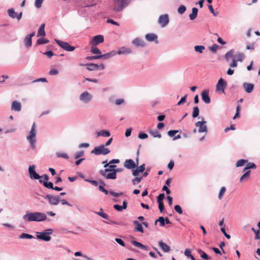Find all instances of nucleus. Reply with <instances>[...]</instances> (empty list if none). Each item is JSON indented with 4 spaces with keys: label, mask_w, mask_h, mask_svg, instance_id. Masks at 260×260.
<instances>
[{
    "label": "nucleus",
    "mask_w": 260,
    "mask_h": 260,
    "mask_svg": "<svg viewBox=\"0 0 260 260\" xmlns=\"http://www.w3.org/2000/svg\"><path fill=\"white\" fill-rule=\"evenodd\" d=\"M47 218V215L45 213L39 212L26 211V214L23 216V220L27 222H42L46 220Z\"/></svg>",
    "instance_id": "nucleus-1"
},
{
    "label": "nucleus",
    "mask_w": 260,
    "mask_h": 260,
    "mask_svg": "<svg viewBox=\"0 0 260 260\" xmlns=\"http://www.w3.org/2000/svg\"><path fill=\"white\" fill-rule=\"evenodd\" d=\"M27 140L30 144V148L32 150H35L36 148V124L34 122L29 133V135L26 137Z\"/></svg>",
    "instance_id": "nucleus-2"
},
{
    "label": "nucleus",
    "mask_w": 260,
    "mask_h": 260,
    "mask_svg": "<svg viewBox=\"0 0 260 260\" xmlns=\"http://www.w3.org/2000/svg\"><path fill=\"white\" fill-rule=\"evenodd\" d=\"M132 0H115L113 10L115 12L122 11L131 2Z\"/></svg>",
    "instance_id": "nucleus-3"
},
{
    "label": "nucleus",
    "mask_w": 260,
    "mask_h": 260,
    "mask_svg": "<svg viewBox=\"0 0 260 260\" xmlns=\"http://www.w3.org/2000/svg\"><path fill=\"white\" fill-rule=\"evenodd\" d=\"M110 152L109 148H106L104 144L101 145L99 146L95 147L91 151V153L95 154V155H106Z\"/></svg>",
    "instance_id": "nucleus-4"
},
{
    "label": "nucleus",
    "mask_w": 260,
    "mask_h": 260,
    "mask_svg": "<svg viewBox=\"0 0 260 260\" xmlns=\"http://www.w3.org/2000/svg\"><path fill=\"white\" fill-rule=\"evenodd\" d=\"M54 40L59 46L66 51L72 52L75 49V47L71 46L68 42H63L56 39Z\"/></svg>",
    "instance_id": "nucleus-5"
},
{
    "label": "nucleus",
    "mask_w": 260,
    "mask_h": 260,
    "mask_svg": "<svg viewBox=\"0 0 260 260\" xmlns=\"http://www.w3.org/2000/svg\"><path fill=\"white\" fill-rule=\"evenodd\" d=\"M199 119H202V121H198L196 123L195 125L199 127L198 132L200 133H207L208 132V128L206 125L207 121H205L203 117H199Z\"/></svg>",
    "instance_id": "nucleus-6"
},
{
    "label": "nucleus",
    "mask_w": 260,
    "mask_h": 260,
    "mask_svg": "<svg viewBox=\"0 0 260 260\" xmlns=\"http://www.w3.org/2000/svg\"><path fill=\"white\" fill-rule=\"evenodd\" d=\"M227 86V82L222 78H220L216 85V90L217 92L225 93L224 90Z\"/></svg>",
    "instance_id": "nucleus-7"
},
{
    "label": "nucleus",
    "mask_w": 260,
    "mask_h": 260,
    "mask_svg": "<svg viewBox=\"0 0 260 260\" xmlns=\"http://www.w3.org/2000/svg\"><path fill=\"white\" fill-rule=\"evenodd\" d=\"M136 162H135L132 159H127L125 160L123 166L127 169L128 170H134L136 167H137L138 165V157H137L136 159Z\"/></svg>",
    "instance_id": "nucleus-8"
},
{
    "label": "nucleus",
    "mask_w": 260,
    "mask_h": 260,
    "mask_svg": "<svg viewBox=\"0 0 260 260\" xmlns=\"http://www.w3.org/2000/svg\"><path fill=\"white\" fill-rule=\"evenodd\" d=\"M44 198L45 199L48 200L49 204L51 205H57L60 201L59 197L54 196L49 194H47Z\"/></svg>",
    "instance_id": "nucleus-9"
},
{
    "label": "nucleus",
    "mask_w": 260,
    "mask_h": 260,
    "mask_svg": "<svg viewBox=\"0 0 260 260\" xmlns=\"http://www.w3.org/2000/svg\"><path fill=\"white\" fill-rule=\"evenodd\" d=\"M92 96L88 91L82 92L79 96V100L84 103L87 104L91 101Z\"/></svg>",
    "instance_id": "nucleus-10"
},
{
    "label": "nucleus",
    "mask_w": 260,
    "mask_h": 260,
    "mask_svg": "<svg viewBox=\"0 0 260 260\" xmlns=\"http://www.w3.org/2000/svg\"><path fill=\"white\" fill-rule=\"evenodd\" d=\"M104 41L103 36L98 35L94 36L93 38L90 41L89 44L92 46H96L100 43H102Z\"/></svg>",
    "instance_id": "nucleus-11"
},
{
    "label": "nucleus",
    "mask_w": 260,
    "mask_h": 260,
    "mask_svg": "<svg viewBox=\"0 0 260 260\" xmlns=\"http://www.w3.org/2000/svg\"><path fill=\"white\" fill-rule=\"evenodd\" d=\"M35 166L34 165L29 166L28 168V172L30 178L32 179L37 180L40 179L41 177L35 170Z\"/></svg>",
    "instance_id": "nucleus-12"
},
{
    "label": "nucleus",
    "mask_w": 260,
    "mask_h": 260,
    "mask_svg": "<svg viewBox=\"0 0 260 260\" xmlns=\"http://www.w3.org/2000/svg\"><path fill=\"white\" fill-rule=\"evenodd\" d=\"M158 22L161 27L166 26L169 22V15L167 14L161 15L159 17Z\"/></svg>",
    "instance_id": "nucleus-13"
},
{
    "label": "nucleus",
    "mask_w": 260,
    "mask_h": 260,
    "mask_svg": "<svg viewBox=\"0 0 260 260\" xmlns=\"http://www.w3.org/2000/svg\"><path fill=\"white\" fill-rule=\"evenodd\" d=\"M36 237L39 240H41L46 242L49 241L51 239V237L44 231L42 232H38L37 235H36Z\"/></svg>",
    "instance_id": "nucleus-14"
},
{
    "label": "nucleus",
    "mask_w": 260,
    "mask_h": 260,
    "mask_svg": "<svg viewBox=\"0 0 260 260\" xmlns=\"http://www.w3.org/2000/svg\"><path fill=\"white\" fill-rule=\"evenodd\" d=\"M209 93V91L208 89L204 90L201 93L202 99L206 104H209L211 102Z\"/></svg>",
    "instance_id": "nucleus-15"
},
{
    "label": "nucleus",
    "mask_w": 260,
    "mask_h": 260,
    "mask_svg": "<svg viewBox=\"0 0 260 260\" xmlns=\"http://www.w3.org/2000/svg\"><path fill=\"white\" fill-rule=\"evenodd\" d=\"M11 110L17 112H20L21 110V103L17 101H13L11 105Z\"/></svg>",
    "instance_id": "nucleus-16"
},
{
    "label": "nucleus",
    "mask_w": 260,
    "mask_h": 260,
    "mask_svg": "<svg viewBox=\"0 0 260 260\" xmlns=\"http://www.w3.org/2000/svg\"><path fill=\"white\" fill-rule=\"evenodd\" d=\"M243 87L247 93H249L253 91L254 89V84L247 82H244L243 84Z\"/></svg>",
    "instance_id": "nucleus-17"
},
{
    "label": "nucleus",
    "mask_w": 260,
    "mask_h": 260,
    "mask_svg": "<svg viewBox=\"0 0 260 260\" xmlns=\"http://www.w3.org/2000/svg\"><path fill=\"white\" fill-rule=\"evenodd\" d=\"M136 169L133 170L132 174L134 176H137L140 173H143L145 169V164H143L139 167H136Z\"/></svg>",
    "instance_id": "nucleus-18"
},
{
    "label": "nucleus",
    "mask_w": 260,
    "mask_h": 260,
    "mask_svg": "<svg viewBox=\"0 0 260 260\" xmlns=\"http://www.w3.org/2000/svg\"><path fill=\"white\" fill-rule=\"evenodd\" d=\"M132 43L135 45L136 47H143L145 46L144 41L139 38H136L132 41Z\"/></svg>",
    "instance_id": "nucleus-19"
},
{
    "label": "nucleus",
    "mask_w": 260,
    "mask_h": 260,
    "mask_svg": "<svg viewBox=\"0 0 260 260\" xmlns=\"http://www.w3.org/2000/svg\"><path fill=\"white\" fill-rule=\"evenodd\" d=\"M145 38L147 41L149 42L155 41L156 43H158L157 36L154 34H147L145 35Z\"/></svg>",
    "instance_id": "nucleus-20"
},
{
    "label": "nucleus",
    "mask_w": 260,
    "mask_h": 260,
    "mask_svg": "<svg viewBox=\"0 0 260 260\" xmlns=\"http://www.w3.org/2000/svg\"><path fill=\"white\" fill-rule=\"evenodd\" d=\"M158 245L165 252H169L171 250L170 246L162 241H159Z\"/></svg>",
    "instance_id": "nucleus-21"
},
{
    "label": "nucleus",
    "mask_w": 260,
    "mask_h": 260,
    "mask_svg": "<svg viewBox=\"0 0 260 260\" xmlns=\"http://www.w3.org/2000/svg\"><path fill=\"white\" fill-rule=\"evenodd\" d=\"M105 169L104 170H101L100 171V174L101 176L104 177L107 179H112V178L108 177V175H109V173L107 174V173L111 172V171L109 169L108 167L105 168Z\"/></svg>",
    "instance_id": "nucleus-22"
},
{
    "label": "nucleus",
    "mask_w": 260,
    "mask_h": 260,
    "mask_svg": "<svg viewBox=\"0 0 260 260\" xmlns=\"http://www.w3.org/2000/svg\"><path fill=\"white\" fill-rule=\"evenodd\" d=\"M132 52V50L130 48L125 47L120 48L117 52V54H128Z\"/></svg>",
    "instance_id": "nucleus-23"
},
{
    "label": "nucleus",
    "mask_w": 260,
    "mask_h": 260,
    "mask_svg": "<svg viewBox=\"0 0 260 260\" xmlns=\"http://www.w3.org/2000/svg\"><path fill=\"white\" fill-rule=\"evenodd\" d=\"M123 171L122 168H117L113 170V172L109 173L108 177L112 178V179H115L117 176V173L121 172Z\"/></svg>",
    "instance_id": "nucleus-24"
},
{
    "label": "nucleus",
    "mask_w": 260,
    "mask_h": 260,
    "mask_svg": "<svg viewBox=\"0 0 260 260\" xmlns=\"http://www.w3.org/2000/svg\"><path fill=\"white\" fill-rule=\"evenodd\" d=\"M133 224L136 225V228L135 229V231L139 232L141 233H144L143 228L141 223L137 220H135L133 221Z\"/></svg>",
    "instance_id": "nucleus-25"
},
{
    "label": "nucleus",
    "mask_w": 260,
    "mask_h": 260,
    "mask_svg": "<svg viewBox=\"0 0 260 260\" xmlns=\"http://www.w3.org/2000/svg\"><path fill=\"white\" fill-rule=\"evenodd\" d=\"M234 52L235 50L234 49H231L225 53L224 55V59L227 62L230 60L231 58L235 57Z\"/></svg>",
    "instance_id": "nucleus-26"
},
{
    "label": "nucleus",
    "mask_w": 260,
    "mask_h": 260,
    "mask_svg": "<svg viewBox=\"0 0 260 260\" xmlns=\"http://www.w3.org/2000/svg\"><path fill=\"white\" fill-rule=\"evenodd\" d=\"M45 23H42L40 25V26L38 29V33H37L38 37L45 36L46 35V32H45Z\"/></svg>",
    "instance_id": "nucleus-27"
},
{
    "label": "nucleus",
    "mask_w": 260,
    "mask_h": 260,
    "mask_svg": "<svg viewBox=\"0 0 260 260\" xmlns=\"http://www.w3.org/2000/svg\"><path fill=\"white\" fill-rule=\"evenodd\" d=\"M198 13V8H196V7H193L192 9V12H191V13H190L189 15V19L191 20H194L197 18V17Z\"/></svg>",
    "instance_id": "nucleus-28"
},
{
    "label": "nucleus",
    "mask_w": 260,
    "mask_h": 260,
    "mask_svg": "<svg viewBox=\"0 0 260 260\" xmlns=\"http://www.w3.org/2000/svg\"><path fill=\"white\" fill-rule=\"evenodd\" d=\"M39 181L40 183H43L44 186L48 189H53L54 187L53 184L52 182H47L46 181H43L42 179H40Z\"/></svg>",
    "instance_id": "nucleus-29"
},
{
    "label": "nucleus",
    "mask_w": 260,
    "mask_h": 260,
    "mask_svg": "<svg viewBox=\"0 0 260 260\" xmlns=\"http://www.w3.org/2000/svg\"><path fill=\"white\" fill-rule=\"evenodd\" d=\"M251 171L250 170L247 171L240 178L241 182L244 181H247L249 178Z\"/></svg>",
    "instance_id": "nucleus-30"
},
{
    "label": "nucleus",
    "mask_w": 260,
    "mask_h": 260,
    "mask_svg": "<svg viewBox=\"0 0 260 260\" xmlns=\"http://www.w3.org/2000/svg\"><path fill=\"white\" fill-rule=\"evenodd\" d=\"M97 136L98 137L99 136H102L104 137H108L110 136V132L107 130H101L97 133Z\"/></svg>",
    "instance_id": "nucleus-31"
},
{
    "label": "nucleus",
    "mask_w": 260,
    "mask_h": 260,
    "mask_svg": "<svg viewBox=\"0 0 260 260\" xmlns=\"http://www.w3.org/2000/svg\"><path fill=\"white\" fill-rule=\"evenodd\" d=\"M87 69L88 71H92L98 70V64L93 63H88L87 65Z\"/></svg>",
    "instance_id": "nucleus-32"
},
{
    "label": "nucleus",
    "mask_w": 260,
    "mask_h": 260,
    "mask_svg": "<svg viewBox=\"0 0 260 260\" xmlns=\"http://www.w3.org/2000/svg\"><path fill=\"white\" fill-rule=\"evenodd\" d=\"M149 133L154 138H160L161 137V134L157 130H150Z\"/></svg>",
    "instance_id": "nucleus-33"
},
{
    "label": "nucleus",
    "mask_w": 260,
    "mask_h": 260,
    "mask_svg": "<svg viewBox=\"0 0 260 260\" xmlns=\"http://www.w3.org/2000/svg\"><path fill=\"white\" fill-rule=\"evenodd\" d=\"M24 44L26 48H28L32 45V39L25 36L24 39Z\"/></svg>",
    "instance_id": "nucleus-34"
},
{
    "label": "nucleus",
    "mask_w": 260,
    "mask_h": 260,
    "mask_svg": "<svg viewBox=\"0 0 260 260\" xmlns=\"http://www.w3.org/2000/svg\"><path fill=\"white\" fill-rule=\"evenodd\" d=\"M9 16L15 19L16 17L17 13L15 12V10L13 8H10L7 11Z\"/></svg>",
    "instance_id": "nucleus-35"
},
{
    "label": "nucleus",
    "mask_w": 260,
    "mask_h": 260,
    "mask_svg": "<svg viewBox=\"0 0 260 260\" xmlns=\"http://www.w3.org/2000/svg\"><path fill=\"white\" fill-rule=\"evenodd\" d=\"M200 114V110L198 106L194 107L193 108V111L192 114V117L193 118H196L199 116Z\"/></svg>",
    "instance_id": "nucleus-36"
},
{
    "label": "nucleus",
    "mask_w": 260,
    "mask_h": 260,
    "mask_svg": "<svg viewBox=\"0 0 260 260\" xmlns=\"http://www.w3.org/2000/svg\"><path fill=\"white\" fill-rule=\"evenodd\" d=\"M194 49L196 52L202 53L205 47L203 45H197L194 46Z\"/></svg>",
    "instance_id": "nucleus-37"
},
{
    "label": "nucleus",
    "mask_w": 260,
    "mask_h": 260,
    "mask_svg": "<svg viewBox=\"0 0 260 260\" xmlns=\"http://www.w3.org/2000/svg\"><path fill=\"white\" fill-rule=\"evenodd\" d=\"M49 42V40L44 38H40L37 41V44L38 45H43L47 44Z\"/></svg>",
    "instance_id": "nucleus-38"
},
{
    "label": "nucleus",
    "mask_w": 260,
    "mask_h": 260,
    "mask_svg": "<svg viewBox=\"0 0 260 260\" xmlns=\"http://www.w3.org/2000/svg\"><path fill=\"white\" fill-rule=\"evenodd\" d=\"M34 238V237L32 235L28 234L25 233H23L19 236L20 239H31Z\"/></svg>",
    "instance_id": "nucleus-39"
},
{
    "label": "nucleus",
    "mask_w": 260,
    "mask_h": 260,
    "mask_svg": "<svg viewBox=\"0 0 260 260\" xmlns=\"http://www.w3.org/2000/svg\"><path fill=\"white\" fill-rule=\"evenodd\" d=\"M256 167V166L255 164H254L253 162H249L247 164L246 167L243 169V171L245 172L247 170L250 169H255Z\"/></svg>",
    "instance_id": "nucleus-40"
},
{
    "label": "nucleus",
    "mask_w": 260,
    "mask_h": 260,
    "mask_svg": "<svg viewBox=\"0 0 260 260\" xmlns=\"http://www.w3.org/2000/svg\"><path fill=\"white\" fill-rule=\"evenodd\" d=\"M247 162H248V160H247V159H240L237 162V163L236 164V167H239L243 166L245 163H246Z\"/></svg>",
    "instance_id": "nucleus-41"
},
{
    "label": "nucleus",
    "mask_w": 260,
    "mask_h": 260,
    "mask_svg": "<svg viewBox=\"0 0 260 260\" xmlns=\"http://www.w3.org/2000/svg\"><path fill=\"white\" fill-rule=\"evenodd\" d=\"M235 57L236 58V59H237V60L241 62L244 58V55L242 53H238L235 55Z\"/></svg>",
    "instance_id": "nucleus-42"
},
{
    "label": "nucleus",
    "mask_w": 260,
    "mask_h": 260,
    "mask_svg": "<svg viewBox=\"0 0 260 260\" xmlns=\"http://www.w3.org/2000/svg\"><path fill=\"white\" fill-rule=\"evenodd\" d=\"M159 222V225L161 226H164L165 225V218L162 216H160L157 219H156L155 221V223L156 224L157 222Z\"/></svg>",
    "instance_id": "nucleus-43"
},
{
    "label": "nucleus",
    "mask_w": 260,
    "mask_h": 260,
    "mask_svg": "<svg viewBox=\"0 0 260 260\" xmlns=\"http://www.w3.org/2000/svg\"><path fill=\"white\" fill-rule=\"evenodd\" d=\"M186 10V8L184 5H180L178 8V13L181 15L183 14Z\"/></svg>",
    "instance_id": "nucleus-44"
},
{
    "label": "nucleus",
    "mask_w": 260,
    "mask_h": 260,
    "mask_svg": "<svg viewBox=\"0 0 260 260\" xmlns=\"http://www.w3.org/2000/svg\"><path fill=\"white\" fill-rule=\"evenodd\" d=\"M90 52L92 54L102 55L101 51L96 47H92L90 49Z\"/></svg>",
    "instance_id": "nucleus-45"
},
{
    "label": "nucleus",
    "mask_w": 260,
    "mask_h": 260,
    "mask_svg": "<svg viewBox=\"0 0 260 260\" xmlns=\"http://www.w3.org/2000/svg\"><path fill=\"white\" fill-rule=\"evenodd\" d=\"M225 191H226V188L224 186H223L221 188V189L219 191V194H218V199L219 200H221L223 198V196Z\"/></svg>",
    "instance_id": "nucleus-46"
},
{
    "label": "nucleus",
    "mask_w": 260,
    "mask_h": 260,
    "mask_svg": "<svg viewBox=\"0 0 260 260\" xmlns=\"http://www.w3.org/2000/svg\"><path fill=\"white\" fill-rule=\"evenodd\" d=\"M165 198V195L164 193H160L157 197V203H163L162 201Z\"/></svg>",
    "instance_id": "nucleus-47"
},
{
    "label": "nucleus",
    "mask_w": 260,
    "mask_h": 260,
    "mask_svg": "<svg viewBox=\"0 0 260 260\" xmlns=\"http://www.w3.org/2000/svg\"><path fill=\"white\" fill-rule=\"evenodd\" d=\"M56 155L57 157H62L65 159H68L69 156L66 153H60V152H57L56 153Z\"/></svg>",
    "instance_id": "nucleus-48"
},
{
    "label": "nucleus",
    "mask_w": 260,
    "mask_h": 260,
    "mask_svg": "<svg viewBox=\"0 0 260 260\" xmlns=\"http://www.w3.org/2000/svg\"><path fill=\"white\" fill-rule=\"evenodd\" d=\"M136 177L132 179V182L134 185L138 183H139L143 179V177H138L135 176Z\"/></svg>",
    "instance_id": "nucleus-49"
},
{
    "label": "nucleus",
    "mask_w": 260,
    "mask_h": 260,
    "mask_svg": "<svg viewBox=\"0 0 260 260\" xmlns=\"http://www.w3.org/2000/svg\"><path fill=\"white\" fill-rule=\"evenodd\" d=\"M174 210L179 214H182L183 213L182 208L179 205H177L174 206Z\"/></svg>",
    "instance_id": "nucleus-50"
},
{
    "label": "nucleus",
    "mask_w": 260,
    "mask_h": 260,
    "mask_svg": "<svg viewBox=\"0 0 260 260\" xmlns=\"http://www.w3.org/2000/svg\"><path fill=\"white\" fill-rule=\"evenodd\" d=\"M84 152L83 150H81V151L77 152L75 154V158L78 159V158L81 157L82 156H83L84 155Z\"/></svg>",
    "instance_id": "nucleus-51"
},
{
    "label": "nucleus",
    "mask_w": 260,
    "mask_h": 260,
    "mask_svg": "<svg viewBox=\"0 0 260 260\" xmlns=\"http://www.w3.org/2000/svg\"><path fill=\"white\" fill-rule=\"evenodd\" d=\"M100 58V55L88 56L86 57V59L88 60H92Z\"/></svg>",
    "instance_id": "nucleus-52"
},
{
    "label": "nucleus",
    "mask_w": 260,
    "mask_h": 260,
    "mask_svg": "<svg viewBox=\"0 0 260 260\" xmlns=\"http://www.w3.org/2000/svg\"><path fill=\"white\" fill-rule=\"evenodd\" d=\"M84 181L91 183L94 186H98L99 185V182L96 180H90L89 179H84Z\"/></svg>",
    "instance_id": "nucleus-53"
},
{
    "label": "nucleus",
    "mask_w": 260,
    "mask_h": 260,
    "mask_svg": "<svg viewBox=\"0 0 260 260\" xmlns=\"http://www.w3.org/2000/svg\"><path fill=\"white\" fill-rule=\"evenodd\" d=\"M187 95L182 97L180 101L177 103V105L180 106L186 102Z\"/></svg>",
    "instance_id": "nucleus-54"
},
{
    "label": "nucleus",
    "mask_w": 260,
    "mask_h": 260,
    "mask_svg": "<svg viewBox=\"0 0 260 260\" xmlns=\"http://www.w3.org/2000/svg\"><path fill=\"white\" fill-rule=\"evenodd\" d=\"M148 137L146 133L143 132H140L138 135V138L140 139H145Z\"/></svg>",
    "instance_id": "nucleus-55"
},
{
    "label": "nucleus",
    "mask_w": 260,
    "mask_h": 260,
    "mask_svg": "<svg viewBox=\"0 0 260 260\" xmlns=\"http://www.w3.org/2000/svg\"><path fill=\"white\" fill-rule=\"evenodd\" d=\"M109 193L114 197H118L123 194V192H115L113 190H110L109 191Z\"/></svg>",
    "instance_id": "nucleus-56"
},
{
    "label": "nucleus",
    "mask_w": 260,
    "mask_h": 260,
    "mask_svg": "<svg viewBox=\"0 0 260 260\" xmlns=\"http://www.w3.org/2000/svg\"><path fill=\"white\" fill-rule=\"evenodd\" d=\"M179 132L178 130H170L168 132V135L170 137H175L176 134Z\"/></svg>",
    "instance_id": "nucleus-57"
},
{
    "label": "nucleus",
    "mask_w": 260,
    "mask_h": 260,
    "mask_svg": "<svg viewBox=\"0 0 260 260\" xmlns=\"http://www.w3.org/2000/svg\"><path fill=\"white\" fill-rule=\"evenodd\" d=\"M218 45L216 44H214L210 48V50L213 52H216L218 48Z\"/></svg>",
    "instance_id": "nucleus-58"
},
{
    "label": "nucleus",
    "mask_w": 260,
    "mask_h": 260,
    "mask_svg": "<svg viewBox=\"0 0 260 260\" xmlns=\"http://www.w3.org/2000/svg\"><path fill=\"white\" fill-rule=\"evenodd\" d=\"M44 0H35V5L37 8H40L42 6Z\"/></svg>",
    "instance_id": "nucleus-59"
},
{
    "label": "nucleus",
    "mask_w": 260,
    "mask_h": 260,
    "mask_svg": "<svg viewBox=\"0 0 260 260\" xmlns=\"http://www.w3.org/2000/svg\"><path fill=\"white\" fill-rule=\"evenodd\" d=\"M132 243L133 245H134L135 246L137 247L140 249L142 248L143 244L137 241L133 240L132 241Z\"/></svg>",
    "instance_id": "nucleus-60"
},
{
    "label": "nucleus",
    "mask_w": 260,
    "mask_h": 260,
    "mask_svg": "<svg viewBox=\"0 0 260 260\" xmlns=\"http://www.w3.org/2000/svg\"><path fill=\"white\" fill-rule=\"evenodd\" d=\"M115 240L120 245H121L122 246H123V247L125 246V243H124V242H123V241L121 239L118 238H115Z\"/></svg>",
    "instance_id": "nucleus-61"
},
{
    "label": "nucleus",
    "mask_w": 260,
    "mask_h": 260,
    "mask_svg": "<svg viewBox=\"0 0 260 260\" xmlns=\"http://www.w3.org/2000/svg\"><path fill=\"white\" fill-rule=\"evenodd\" d=\"M220 231H221V232L224 234V235L225 236V237L227 239H230V238H231V236H230L229 234H227V233H226V231H225V228H224V227H222V228H221V229H220Z\"/></svg>",
    "instance_id": "nucleus-62"
},
{
    "label": "nucleus",
    "mask_w": 260,
    "mask_h": 260,
    "mask_svg": "<svg viewBox=\"0 0 260 260\" xmlns=\"http://www.w3.org/2000/svg\"><path fill=\"white\" fill-rule=\"evenodd\" d=\"M59 73L58 71L56 69L52 68L49 71V75H56Z\"/></svg>",
    "instance_id": "nucleus-63"
},
{
    "label": "nucleus",
    "mask_w": 260,
    "mask_h": 260,
    "mask_svg": "<svg viewBox=\"0 0 260 260\" xmlns=\"http://www.w3.org/2000/svg\"><path fill=\"white\" fill-rule=\"evenodd\" d=\"M113 208L114 209L119 212L122 211L123 210V209L122 207V206H120L118 204L114 205Z\"/></svg>",
    "instance_id": "nucleus-64"
}]
</instances>
